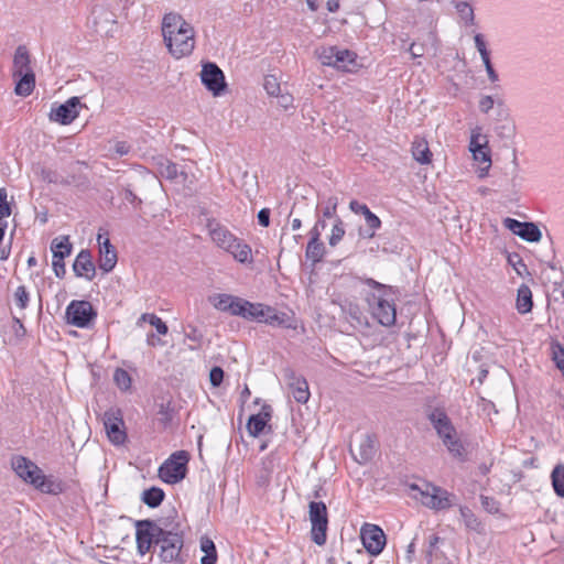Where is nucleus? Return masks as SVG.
Listing matches in <instances>:
<instances>
[{
    "mask_svg": "<svg viewBox=\"0 0 564 564\" xmlns=\"http://www.w3.org/2000/svg\"><path fill=\"white\" fill-rule=\"evenodd\" d=\"M224 379V370L220 367H214L209 373L210 383L214 387H218Z\"/></svg>",
    "mask_w": 564,
    "mask_h": 564,
    "instance_id": "obj_54",
    "label": "nucleus"
},
{
    "mask_svg": "<svg viewBox=\"0 0 564 564\" xmlns=\"http://www.w3.org/2000/svg\"><path fill=\"white\" fill-rule=\"evenodd\" d=\"M427 417L442 441L456 433V429L444 410L436 408L430 412Z\"/></svg>",
    "mask_w": 564,
    "mask_h": 564,
    "instance_id": "obj_17",
    "label": "nucleus"
},
{
    "mask_svg": "<svg viewBox=\"0 0 564 564\" xmlns=\"http://www.w3.org/2000/svg\"><path fill=\"white\" fill-rule=\"evenodd\" d=\"M155 545L160 549L159 556L162 561L173 562L180 556L183 547V536L177 532L162 529Z\"/></svg>",
    "mask_w": 564,
    "mask_h": 564,
    "instance_id": "obj_9",
    "label": "nucleus"
},
{
    "mask_svg": "<svg viewBox=\"0 0 564 564\" xmlns=\"http://www.w3.org/2000/svg\"><path fill=\"white\" fill-rule=\"evenodd\" d=\"M189 454L186 451H176L166 458L159 467V478L169 485L182 481L187 474Z\"/></svg>",
    "mask_w": 564,
    "mask_h": 564,
    "instance_id": "obj_6",
    "label": "nucleus"
},
{
    "mask_svg": "<svg viewBox=\"0 0 564 564\" xmlns=\"http://www.w3.org/2000/svg\"><path fill=\"white\" fill-rule=\"evenodd\" d=\"M12 469L26 484L43 494L59 495L64 491V484L58 478L45 476L42 469L24 456H15L11 460Z\"/></svg>",
    "mask_w": 564,
    "mask_h": 564,
    "instance_id": "obj_2",
    "label": "nucleus"
},
{
    "mask_svg": "<svg viewBox=\"0 0 564 564\" xmlns=\"http://www.w3.org/2000/svg\"><path fill=\"white\" fill-rule=\"evenodd\" d=\"M325 254V246L321 239H316V235L311 237L306 247L305 256L313 263L319 262Z\"/></svg>",
    "mask_w": 564,
    "mask_h": 564,
    "instance_id": "obj_32",
    "label": "nucleus"
},
{
    "mask_svg": "<svg viewBox=\"0 0 564 564\" xmlns=\"http://www.w3.org/2000/svg\"><path fill=\"white\" fill-rule=\"evenodd\" d=\"M325 228V221L324 220H317L314 227L310 231V238L314 237L316 234V239L321 238V229Z\"/></svg>",
    "mask_w": 564,
    "mask_h": 564,
    "instance_id": "obj_63",
    "label": "nucleus"
},
{
    "mask_svg": "<svg viewBox=\"0 0 564 564\" xmlns=\"http://www.w3.org/2000/svg\"><path fill=\"white\" fill-rule=\"evenodd\" d=\"M263 87L267 94L271 97L279 96V93L281 91L280 83L274 75H268L264 77Z\"/></svg>",
    "mask_w": 564,
    "mask_h": 564,
    "instance_id": "obj_46",
    "label": "nucleus"
},
{
    "mask_svg": "<svg viewBox=\"0 0 564 564\" xmlns=\"http://www.w3.org/2000/svg\"><path fill=\"white\" fill-rule=\"evenodd\" d=\"M80 107V99L72 97L64 104L51 109L50 120L61 124H69L79 116Z\"/></svg>",
    "mask_w": 564,
    "mask_h": 564,
    "instance_id": "obj_14",
    "label": "nucleus"
},
{
    "mask_svg": "<svg viewBox=\"0 0 564 564\" xmlns=\"http://www.w3.org/2000/svg\"><path fill=\"white\" fill-rule=\"evenodd\" d=\"M443 444L446 446L453 457L459 459L460 462L466 459V451L462 441L457 437V433H455L453 436H449V438H445Z\"/></svg>",
    "mask_w": 564,
    "mask_h": 564,
    "instance_id": "obj_35",
    "label": "nucleus"
},
{
    "mask_svg": "<svg viewBox=\"0 0 564 564\" xmlns=\"http://www.w3.org/2000/svg\"><path fill=\"white\" fill-rule=\"evenodd\" d=\"M346 234L345 225L341 218L336 217L335 223L333 225L330 236L328 238V243L330 247H336L344 238Z\"/></svg>",
    "mask_w": 564,
    "mask_h": 564,
    "instance_id": "obj_43",
    "label": "nucleus"
},
{
    "mask_svg": "<svg viewBox=\"0 0 564 564\" xmlns=\"http://www.w3.org/2000/svg\"><path fill=\"white\" fill-rule=\"evenodd\" d=\"M12 77L15 80L14 91L18 96L28 97L35 87V74L31 66V56L24 45L17 47L13 56Z\"/></svg>",
    "mask_w": 564,
    "mask_h": 564,
    "instance_id": "obj_4",
    "label": "nucleus"
},
{
    "mask_svg": "<svg viewBox=\"0 0 564 564\" xmlns=\"http://www.w3.org/2000/svg\"><path fill=\"white\" fill-rule=\"evenodd\" d=\"M265 324L273 327H284L290 329H296L297 325L295 319L285 312H276L269 319H265Z\"/></svg>",
    "mask_w": 564,
    "mask_h": 564,
    "instance_id": "obj_33",
    "label": "nucleus"
},
{
    "mask_svg": "<svg viewBox=\"0 0 564 564\" xmlns=\"http://www.w3.org/2000/svg\"><path fill=\"white\" fill-rule=\"evenodd\" d=\"M271 419L270 406H263L258 414H253L249 417L247 423V430L253 437L259 436L263 433L268 422Z\"/></svg>",
    "mask_w": 564,
    "mask_h": 564,
    "instance_id": "obj_22",
    "label": "nucleus"
},
{
    "mask_svg": "<svg viewBox=\"0 0 564 564\" xmlns=\"http://www.w3.org/2000/svg\"><path fill=\"white\" fill-rule=\"evenodd\" d=\"M51 250L53 258L65 259L72 252V245L67 236L55 238L52 241Z\"/></svg>",
    "mask_w": 564,
    "mask_h": 564,
    "instance_id": "obj_34",
    "label": "nucleus"
},
{
    "mask_svg": "<svg viewBox=\"0 0 564 564\" xmlns=\"http://www.w3.org/2000/svg\"><path fill=\"white\" fill-rule=\"evenodd\" d=\"M413 159L420 164H429L432 161V152L425 138L415 137L411 147Z\"/></svg>",
    "mask_w": 564,
    "mask_h": 564,
    "instance_id": "obj_26",
    "label": "nucleus"
},
{
    "mask_svg": "<svg viewBox=\"0 0 564 564\" xmlns=\"http://www.w3.org/2000/svg\"><path fill=\"white\" fill-rule=\"evenodd\" d=\"M217 554H207L200 558L202 564H216Z\"/></svg>",
    "mask_w": 564,
    "mask_h": 564,
    "instance_id": "obj_64",
    "label": "nucleus"
},
{
    "mask_svg": "<svg viewBox=\"0 0 564 564\" xmlns=\"http://www.w3.org/2000/svg\"><path fill=\"white\" fill-rule=\"evenodd\" d=\"M208 302L215 310L237 317L241 297L228 293H215L208 296Z\"/></svg>",
    "mask_w": 564,
    "mask_h": 564,
    "instance_id": "obj_18",
    "label": "nucleus"
},
{
    "mask_svg": "<svg viewBox=\"0 0 564 564\" xmlns=\"http://www.w3.org/2000/svg\"><path fill=\"white\" fill-rule=\"evenodd\" d=\"M369 284L379 289L378 292L370 293L366 297L371 315L382 326L389 327L394 325L397 321V308L394 297L390 294V290L375 280H369Z\"/></svg>",
    "mask_w": 564,
    "mask_h": 564,
    "instance_id": "obj_3",
    "label": "nucleus"
},
{
    "mask_svg": "<svg viewBox=\"0 0 564 564\" xmlns=\"http://www.w3.org/2000/svg\"><path fill=\"white\" fill-rule=\"evenodd\" d=\"M311 521V538L317 545H324L327 540L328 513L323 501H312L308 506Z\"/></svg>",
    "mask_w": 564,
    "mask_h": 564,
    "instance_id": "obj_7",
    "label": "nucleus"
},
{
    "mask_svg": "<svg viewBox=\"0 0 564 564\" xmlns=\"http://www.w3.org/2000/svg\"><path fill=\"white\" fill-rule=\"evenodd\" d=\"M258 221L261 226L268 227L270 224V210L268 208H262L258 213Z\"/></svg>",
    "mask_w": 564,
    "mask_h": 564,
    "instance_id": "obj_61",
    "label": "nucleus"
},
{
    "mask_svg": "<svg viewBox=\"0 0 564 564\" xmlns=\"http://www.w3.org/2000/svg\"><path fill=\"white\" fill-rule=\"evenodd\" d=\"M495 101L491 96H482L479 100V110L482 113H488L494 108Z\"/></svg>",
    "mask_w": 564,
    "mask_h": 564,
    "instance_id": "obj_57",
    "label": "nucleus"
},
{
    "mask_svg": "<svg viewBox=\"0 0 564 564\" xmlns=\"http://www.w3.org/2000/svg\"><path fill=\"white\" fill-rule=\"evenodd\" d=\"M488 143V137L482 134V129L480 127H475L471 129L468 145L470 152L481 150L485 147H489Z\"/></svg>",
    "mask_w": 564,
    "mask_h": 564,
    "instance_id": "obj_37",
    "label": "nucleus"
},
{
    "mask_svg": "<svg viewBox=\"0 0 564 564\" xmlns=\"http://www.w3.org/2000/svg\"><path fill=\"white\" fill-rule=\"evenodd\" d=\"M474 41H475V46H476L477 51L479 52L481 59L488 58L490 56V52L487 48V43H486L484 35L481 33H476L474 36Z\"/></svg>",
    "mask_w": 564,
    "mask_h": 564,
    "instance_id": "obj_51",
    "label": "nucleus"
},
{
    "mask_svg": "<svg viewBox=\"0 0 564 564\" xmlns=\"http://www.w3.org/2000/svg\"><path fill=\"white\" fill-rule=\"evenodd\" d=\"M366 227L358 229V236L360 239H372L377 231L381 228L382 223L380 218L372 212L365 216Z\"/></svg>",
    "mask_w": 564,
    "mask_h": 564,
    "instance_id": "obj_30",
    "label": "nucleus"
},
{
    "mask_svg": "<svg viewBox=\"0 0 564 564\" xmlns=\"http://www.w3.org/2000/svg\"><path fill=\"white\" fill-rule=\"evenodd\" d=\"M516 307L520 314H528L532 311V292L527 284H521L518 289Z\"/></svg>",
    "mask_w": 564,
    "mask_h": 564,
    "instance_id": "obj_29",
    "label": "nucleus"
},
{
    "mask_svg": "<svg viewBox=\"0 0 564 564\" xmlns=\"http://www.w3.org/2000/svg\"><path fill=\"white\" fill-rule=\"evenodd\" d=\"M104 426L109 441L122 445L127 440L122 413L119 409H110L104 413Z\"/></svg>",
    "mask_w": 564,
    "mask_h": 564,
    "instance_id": "obj_12",
    "label": "nucleus"
},
{
    "mask_svg": "<svg viewBox=\"0 0 564 564\" xmlns=\"http://www.w3.org/2000/svg\"><path fill=\"white\" fill-rule=\"evenodd\" d=\"M355 52L338 47L333 67L341 72H351L357 66Z\"/></svg>",
    "mask_w": 564,
    "mask_h": 564,
    "instance_id": "obj_25",
    "label": "nucleus"
},
{
    "mask_svg": "<svg viewBox=\"0 0 564 564\" xmlns=\"http://www.w3.org/2000/svg\"><path fill=\"white\" fill-rule=\"evenodd\" d=\"M410 490L413 492V497L419 499L423 506L436 511L447 509L453 503L451 492L431 482L411 484Z\"/></svg>",
    "mask_w": 564,
    "mask_h": 564,
    "instance_id": "obj_5",
    "label": "nucleus"
},
{
    "mask_svg": "<svg viewBox=\"0 0 564 564\" xmlns=\"http://www.w3.org/2000/svg\"><path fill=\"white\" fill-rule=\"evenodd\" d=\"M278 98V102L279 105L284 108V109H289L293 106V96L285 93V94H281V91L279 93V96H275Z\"/></svg>",
    "mask_w": 564,
    "mask_h": 564,
    "instance_id": "obj_59",
    "label": "nucleus"
},
{
    "mask_svg": "<svg viewBox=\"0 0 564 564\" xmlns=\"http://www.w3.org/2000/svg\"><path fill=\"white\" fill-rule=\"evenodd\" d=\"M97 242L99 246V269L109 273L117 264V251L110 243L108 232L99 230L97 235Z\"/></svg>",
    "mask_w": 564,
    "mask_h": 564,
    "instance_id": "obj_15",
    "label": "nucleus"
},
{
    "mask_svg": "<svg viewBox=\"0 0 564 564\" xmlns=\"http://www.w3.org/2000/svg\"><path fill=\"white\" fill-rule=\"evenodd\" d=\"M7 189L0 188V221H6L3 218H7L11 215V207L7 202Z\"/></svg>",
    "mask_w": 564,
    "mask_h": 564,
    "instance_id": "obj_50",
    "label": "nucleus"
},
{
    "mask_svg": "<svg viewBox=\"0 0 564 564\" xmlns=\"http://www.w3.org/2000/svg\"><path fill=\"white\" fill-rule=\"evenodd\" d=\"M275 468L273 457L267 456L262 458L261 466L256 475V484L260 488H267L271 482V477Z\"/></svg>",
    "mask_w": 564,
    "mask_h": 564,
    "instance_id": "obj_27",
    "label": "nucleus"
},
{
    "mask_svg": "<svg viewBox=\"0 0 564 564\" xmlns=\"http://www.w3.org/2000/svg\"><path fill=\"white\" fill-rule=\"evenodd\" d=\"M41 177L43 181L47 183H56L58 180V175L56 174V172L44 167L41 169Z\"/></svg>",
    "mask_w": 564,
    "mask_h": 564,
    "instance_id": "obj_60",
    "label": "nucleus"
},
{
    "mask_svg": "<svg viewBox=\"0 0 564 564\" xmlns=\"http://www.w3.org/2000/svg\"><path fill=\"white\" fill-rule=\"evenodd\" d=\"M555 494L564 498V465H556L551 474Z\"/></svg>",
    "mask_w": 564,
    "mask_h": 564,
    "instance_id": "obj_41",
    "label": "nucleus"
},
{
    "mask_svg": "<svg viewBox=\"0 0 564 564\" xmlns=\"http://www.w3.org/2000/svg\"><path fill=\"white\" fill-rule=\"evenodd\" d=\"M480 502H481L482 508L487 512H489L491 514L499 513L500 505H499V502L495 498L488 497V496H481L480 497Z\"/></svg>",
    "mask_w": 564,
    "mask_h": 564,
    "instance_id": "obj_49",
    "label": "nucleus"
},
{
    "mask_svg": "<svg viewBox=\"0 0 564 564\" xmlns=\"http://www.w3.org/2000/svg\"><path fill=\"white\" fill-rule=\"evenodd\" d=\"M340 307L345 314V317L350 322L352 326L364 327L368 325L367 316L357 303L350 300H345L340 304Z\"/></svg>",
    "mask_w": 564,
    "mask_h": 564,
    "instance_id": "obj_21",
    "label": "nucleus"
},
{
    "mask_svg": "<svg viewBox=\"0 0 564 564\" xmlns=\"http://www.w3.org/2000/svg\"><path fill=\"white\" fill-rule=\"evenodd\" d=\"M14 301L19 308L25 310L30 302V294L24 285L17 288L14 292Z\"/></svg>",
    "mask_w": 564,
    "mask_h": 564,
    "instance_id": "obj_47",
    "label": "nucleus"
},
{
    "mask_svg": "<svg viewBox=\"0 0 564 564\" xmlns=\"http://www.w3.org/2000/svg\"><path fill=\"white\" fill-rule=\"evenodd\" d=\"M481 61H482L484 66L486 68V72H487L489 80L491 83L498 82L499 80V76H498L497 72L495 70V68H494V66L491 64L490 56L488 58H482Z\"/></svg>",
    "mask_w": 564,
    "mask_h": 564,
    "instance_id": "obj_55",
    "label": "nucleus"
},
{
    "mask_svg": "<svg viewBox=\"0 0 564 564\" xmlns=\"http://www.w3.org/2000/svg\"><path fill=\"white\" fill-rule=\"evenodd\" d=\"M375 438L371 435H366L359 445L360 462L366 463L372 458L376 453Z\"/></svg>",
    "mask_w": 564,
    "mask_h": 564,
    "instance_id": "obj_40",
    "label": "nucleus"
},
{
    "mask_svg": "<svg viewBox=\"0 0 564 564\" xmlns=\"http://www.w3.org/2000/svg\"><path fill=\"white\" fill-rule=\"evenodd\" d=\"M360 539L366 551L372 555H379L387 543L383 530L372 523H365L360 529Z\"/></svg>",
    "mask_w": 564,
    "mask_h": 564,
    "instance_id": "obj_11",
    "label": "nucleus"
},
{
    "mask_svg": "<svg viewBox=\"0 0 564 564\" xmlns=\"http://www.w3.org/2000/svg\"><path fill=\"white\" fill-rule=\"evenodd\" d=\"M456 12L460 19V21L465 25H474L475 24V13L474 8L469 2L458 1L455 4Z\"/></svg>",
    "mask_w": 564,
    "mask_h": 564,
    "instance_id": "obj_38",
    "label": "nucleus"
},
{
    "mask_svg": "<svg viewBox=\"0 0 564 564\" xmlns=\"http://www.w3.org/2000/svg\"><path fill=\"white\" fill-rule=\"evenodd\" d=\"M199 77L202 84L209 93L213 94L214 97H219L226 94L228 88L226 77L216 63H203Z\"/></svg>",
    "mask_w": 564,
    "mask_h": 564,
    "instance_id": "obj_8",
    "label": "nucleus"
},
{
    "mask_svg": "<svg viewBox=\"0 0 564 564\" xmlns=\"http://www.w3.org/2000/svg\"><path fill=\"white\" fill-rule=\"evenodd\" d=\"M74 272L77 276L93 280L95 276V264L91 260V254L88 250H82L73 264Z\"/></svg>",
    "mask_w": 564,
    "mask_h": 564,
    "instance_id": "obj_20",
    "label": "nucleus"
},
{
    "mask_svg": "<svg viewBox=\"0 0 564 564\" xmlns=\"http://www.w3.org/2000/svg\"><path fill=\"white\" fill-rule=\"evenodd\" d=\"M113 382L122 392H128L132 388V378L129 372L122 368H117L113 372Z\"/></svg>",
    "mask_w": 564,
    "mask_h": 564,
    "instance_id": "obj_39",
    "label": "nucleus"
},
{
    "mask_svg": "<svg viewBox=\"0 0 564 564\" xmlns=\"http://www.w3.org/2000/svg\"><path fill=\"white\" fill-rule=\"evenodd\" d=\"M349 209L356 214V215H362L364 217L367 216L371 210L370 208L356 199L350 200L349 203Z\"/></svg>",
    "mask_w": 564,
    "mask_h": 564,
    "instance_id": "obj_52",
    "label": "nucleus"
},
{
    "mask_svg": "<svg viewBox=\"0 0 564 564\" xmlns=\"http://www.w3.org/2000/svg\"><path fill=\"white\" fill-rule=\"evenodd\" d=\"M459 512L467 529L473 531H480L481 522L469 508L460 507Z\"/></svg>",
    "mask_w": 564,
    "mask_h": 564,
    "instance_id": "obj_42",
    "label": "nucleus"
},
{
    "mask_svg": "<svg viewBox=\"0 0 564 564\" xmlns=\"http://www.w3.org/2000/svg\"><path fill=\"white\" fill-rule=\"evenodd\" d=\"M261 313L258 318V323H261V324H265V319H269L270 316H272L274 313L278 312V310L271 305H268V304H264L262 303V306H261Z\"/></svg>",
    "mask_w": 564,
    "mask_h": 564,
    "instance_id": "obj_53",
    "label": "nucleus"
},
{
    "mask_svg": "<svg viewBox=\"0 0 564 564\" xmlns=\"http://www.w3.org/2000/svg\"><path fill=\"white\" fill-rule=\"evenodd\" d=\"M337 48V46H322L316 50V56L323 65L333 67Z\"/></svg>",
    "mask_w": 564,
    "mask_h": 564,
    "instance_id": "obj_44",
    "label": "nucleus"
},
{
    "mask_svg": "<svg viewBox=\"0 0 564 564\" xmlns=\"http://www.w3.org/2000/svg\"><path fill=\"white\" fill-rule=\"evenodd\" d=\"M290 387L296 402L306 403L310 399L308 383L302 376H296L294 372L290 373Z\"/></svg>",
    "mask_w": 564,
    "mask_h": 564,
    "instance_id": "obj_24",
    "label": "nucleus"
},
{
    "mask_svg": "<svg viewBox=\"0 0 564 564\" xmlns=\"http://www.w3.org/2000/svg\"><path fill=\"white\" fill-rule=\"evenodd\" d=\"M200 550L207 554H217L215 543L209 538H202L200 539Z\"/></svg>",
    "mask_w": 564,
    "mask_h": 564,
    "instance_id": "obj_56",
    "label": "nucleus"
},
{
    "mask_svg": "<svg viewBox=\"0 0 564 564\" xmlns=\"http://www.w3.org/2000/svg\"><path fill=\"white\" fill-rule=\"evenodd\" d=\"M165 494L159 487H151L145 489L142 494V501L150 508L159 507L164 500Z\"/></svg>",
    "mask_w": 564,
    "mask_h": 564,
    "instance_id": "obj_36",
    "label": "nucleus"
},
{
    "mask_svg": "<svg viewBox=\"0 0 564 564\" xmlns=\"http://www.w3.org/2000/svg\"><path fill=\"white\" fill-rule=\"evenodd\" d=\"M338 199L335 196L328 197L322 203V214L325 218H332L336 216Z\"/></svg>",
    "mask_w": 564,
    "mask_h": 564,
    "instance_id": "obj_48",
    "label": "nucleus"
},
{
    "mask_svg": "<svg viewBox=\"0 0 564 564\" xmlns=\"http://www.w3.org/2000/svg\"><path fill=\"white\" fill-rule=\"evenodd\" d=\"M473 159L479 164L478 176L484 178L488 175L491 167V152L489 147H485L481 150L471 152Z\"/></svg>",
    "mask_w": 564,
    "mask_h": 564,
    "instance_id": "obj_31",
    "label": "nucleus"
},
{
    "mask_svg": "<svg viewBox=\"0 0 564 564\" xmlns=\"http://www.w3.org/2000/svg\"><path fill=\"white\" fill-rule=\"evenodd\" d=\"M96 315L93 305L87 301H72L66 307L67 323L78 328H87Z\"/></svg>",
    "mask_w": 564,
    "mask_h": 564,
    "instance_id": "obj_10",
    "label": "nucleus"
},
{
    "mask_svg": "<svg viewBox=\"0 0 564 564\" xmlns=\"http://www.w3.org/2000/svg\"><path fill=\"white\" fill-rule=\"evenodd\" d=\"M162 35L169 52L177 59L188 56L195 47L194 28L178 13L164 14Z\"/></svg>",
    "mask_w": 564,
    "mask_h": 564,
    "instance_id": "obj_1",
    "label": "nucleus"
},
{
    "mask_svg": "<svg viewBox=\"0 0 564 564\" xmlns=\"http://www.w3.org/2000/svg\"><path fill=\"white\" fill-rule=\"evenodd\" d=\"M167 178H174L177 174L176 164L167 162L165 171L161 172Z\"/></svg>",
    "mask_w": 564,
    "mask_h": 564,
    "instance_id": "obj_62",
    "label": "nucleus"
},
{
    "mask_svg": "<svg viewBox=\"0 0 564 564\" xmlns=\"http://www.w3.org/2000/svg\"><path fill=\"white\" fill-rule=\"evenodd\" d=\"M503 226L512 234L529 242H538L542 238V232L534 223H522L514 218L503 219Z\"/></svg>",
    "mask_w": 564,
    "mask_h": 564,
    "instance_id": "obj_16",
    "label": "nucleus"
},
{
    "mask_svg": "<svg viewBox=\"0 0 564 564\" xmlns=\"http://www.w3.org/2000/svg\"><path fill=\"white\" fill-rule=\"evenodd\" d=\"M52 265L57 278H63L65 275L66 270L64 259L53 258Z\"/></svg>",
    "mask_w": 564,
    "mask_h": 564,
    "instance_id": "obj_58",
    "label": "nucleus"
},
{
    "mask_svg": "<svg viewBox=\"0 0 564 564\" xmlns=\"http://www.w3.org/2000/svg\"><path fill=\"white\" fill-rule=\"evenodd\" d=\"M207 228L212 241L224 251L239 239L226 226L217 221H209Z\"/></svg>",
    "mask_w": 564,
    "mask_h": 564,
    "instance_id": "obj_19",
    "label": "nucleus"
},
{
    "mask_svg": "<svg viewBox=\"0 0 564 564\" xmlns=\"http://www.w3.org/2000/svg\"><path fill=\"white\" fill-rule=\"evenodd\" d=\"M140 319L151 324L156 329V332L160 335H166L167 334V326H166V324L159 316H156L155 314L144 313V314L141 315Z\"/></svg>",
    "mask_w": 564,
    "mask_h": 564,
    "instance_id": "obj_45",
    "label": "nucleus"
},
{
    "mask_svg": "<svg viewBox=\"0 0 564 564\" xmlns=\"http://www.w3.org/2000/svg\"><path fill=\"white\" fill-rule=\"evenodd\" d=\"M262 303L260 302H250L243 297H241V302L239 304V310L237 317L243 318L249 322L258 323V318L261 313Z\"/></svg>",
    "mask_w": 564,
    "mask_h": 564,
    "instance_id": "obj_28",
    "label": "nucleus"
},
{
    "mask_svg": "<svg viewBox=\"0 0 564 564\" xmlns=\"http://www.w3.org/2000/svg\"><path fill=\"white\" fill-rule=\"evenodd\" d=\"M135 541L141 555L147 554L153 544H156L159 533L162 528L158 527L151 520H140L137 522Z\"/></svg>",
    "mask_w": 564,
    "mask_h": 564,
    "instance_id": "obj_13",
    "label": "nucleus"
},
{
    "mask_svg": "<svg viewBox=\"0 0 564 564\" xmlns=\"http://www.w3.org/2000/svg\"><path fill=\"white\" fill-rule=\"evenodd\" d=\"M225 252L229 253L239 263L251 264L253 262L251 247L240 238L231 243L230 248H227Z\"/></svg>",
    "mask_w": 564,
    "mask_h": 564,
    "instance_id": "obj_23",
    "label": "nucleus"
}]
</instances>
